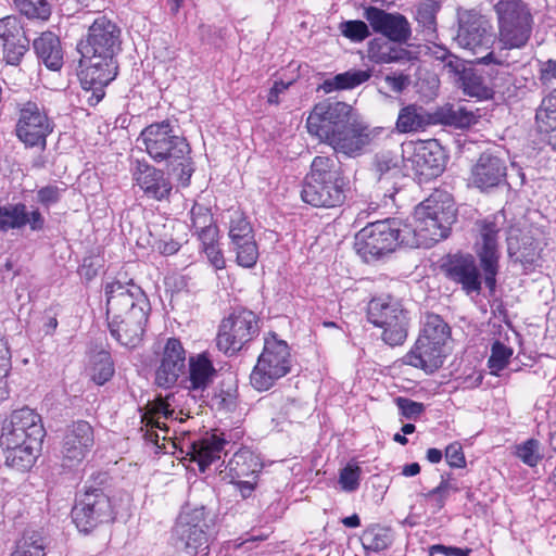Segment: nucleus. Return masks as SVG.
I'll return each mask as SVG.
<instances>
[{
	"mask_svg": "<svg viewBox=\"0 0 556 556\" xmlns=\"http://www.w3.org/2000/svg\"><path fill=\"white\" fill-rule=\"evenodd\" d=\"M457 491L458 489L450 482L448 478L442 476L440 484L425 494V498L432 501L438 509H442L450 493Z\"/></svg>",
	"mask_w": 556,
	"mask_h": 556,
	"instance_id": "obj_56",
	"label": "nucleus"
},
{
	"mask_svg": "<svg viewBox=\"0 0 556 556\" xmlns=\"http://www.w3.org/2000/svg\"><path fill=\"white\" fill-rule=\"evenodd\" d=\"M121 45V28L116 23L104 15L98 16L77 46L79 79L85 89H102L116 77Z\"/></svg>",
	"mask_w": 556,
	"mask_h": 556,
	"instance_id": "obj_2",
	"label": "nucleus"
},
{
	"mask_svg": "<svg viewBox=\"0 0 556 556\" xmlns=\"http://www.w3.org/2000/svg\"><path fill=\"white\" fill-rule=\"evenodd\" d=\"M441 269L447 279L460 285L467 294L480 293L481 276L472 255L448 256Z\"/></svg>",
	"mask_w": 556,
	"mask_h": 556,
	"instance_id": "obj_21",
	"label": "nucleus"
},
{
	"mask_svg": "<svg viewBox=\"0 0 556 556\" xmlns=\"http://www.w3.org/2000/svg\"><path fill=\"white\" fill-rule=\"evenodd\" d=\"M229 238L232 244L254 239L252 226L239 211L230 215Z\"/></svg>",
	"mask_w": 556,
	"mask_h": 556,
	"instance_id": "obj_45",
	"label": "nucleus"
},
{
	"mask_svg": "<svg viewBox=\"0 0 556 556\" xmlns=\"http://www.w3.org/2000/svg\"><path fill=\"white\" fill-rule=\"evenodd\" d=\"M43 538L37 532H27L11 556H46Z\"/></svg>",
	"mask_w": 556,
	"mask_h": 556,
	"instance_id": "obj_44",
	"label": "nucleus"
},
{
	"mask_svg": "<svg viewBox=\"0 0 556 556\" xmlns=\"http://www.w3.org/2000/svg\"><path fill=\"white\" fill-rule=\"evenodd\" d=\"M167 400L168 396L166 399L159 397L152 402H149V414L144 416L148 426L163 429V426L165 424L161 420V418L167 419L169 416L174 414V410L169 409V404Z\"/></svg>",
	"mask_w": 556,
	"mask_h": 556,
	"instance_id": "obj_49",
	"label": "nucleus"
},
{
	"mask_svg": "<svg viewBox=\"0 0 556 556\" xmlns=\"http://www.w3.org/2000/svg\"><path fill=\"white\" fill-rule=\"evenodd\" d=\"M362 545L371 552H381L392 543L390 530L380 526L367 528L361 536Z\"/></svg>",
	"mask_w": 556,
	"mask_h": 556,
	"instance_id": "obj_41",
	"label": "nucleus"
},
{
	"mask_svg": "<svg viewBox=\"0 0 556 556\" xmlns=\"http://www.w3.org/2000/svg\"><path fill=\"white\" fill-rule=\"evenodd\" d=\"M477 225L480 231V240L477 242L479 247L477 253L484 271L485 285L493 292L498 271L497 239L503 226V216L493 215L478 222Z\"/></svg>",
	"mask_w": 556,
	"mask_h": 556,
	"instance_id": "obj_15",
	"label": "nucleus"
},
{
	"mask_svg": "<svg viewBox=\"0 0 556 556\" xmlns=\"http://www.w3.org/2000/svg\"><path fill=\"white\" fill-rule=\"evenodd\" d=\"M138 141L142 143L144 151L154 162L165 163L173 169L180 167L179 179L185 186L189 184L193 172L190 162L191 148L184 136L175 132L168 121L144 127Z\"/></svg>",
	"mask_w": 556,
	"mask_h": 556,
	"instance_id": "obj_3",
	"label": "nucleus"
},
{
	"mask_svg": "<svg viewBox=\"0 0 556 556\" xmlns=\"http://www.w3.org/2000/svg\"><path fill=\"white\" fill-rule=\"evenodd\" d=\"M407 226L400 229L394 220H379L364 227L355 238L357 253L366 261L394 251L399 243L409 244Z\"/></svg>",
	"mask_w": 556,
	"mask_h": 556,
	"instance_id": "obj_8",
	"label": "nucleus"
},
{
	"mask_svg": "<svg viewBox=\"0 0 556 556\" xmlns=\"http://www.w3.org/2000/svg\"><path fill=\"white\" fill-rule=\"evenodd\" d=\"M364 17L376 34L399 45L406 43L412 37L410 23L399 12L390 13L377 7L364 10Z\"/></svg>",
	"mask_w": 556,
	"mask_h": 556,
	"instance_id": "obj_17",
	"label": "nucleus"
},
{
	"mask_svg": "<svg viewBox=\"0 0 556 556\" xmlns=\"http://www.w3.org/2000/svg\"><path fill=\"white\" fill-rule=\"evenodd\" d=\"M407 314L402 315V318H397L396 321H392L390 325L379 326L383 329L382 340L391 346L403 344L407 338Z\"/></svg>",
	"mask_w": 556,
	"mask_h": 556,
	"instance_id": "obj_46",
	"label": "nucleus"
},
{
	"mask_svg": "<svg viewBox=\"0 0 556 556\" xmlns=\"http://www.w3.org/2000/svg\"><path fill=\"white\" fill-rule=\"evenodd\" d=\"M348 179L337 156H315L301 197L316 207H337L344 203Z\"/></svg>",
	"mask_w": 556,
	"mask_h": 556,
	"instance_id": "obj_4",
	"label": "nucleus"
},
{
	"mask_svg": "<svg viewBox=\"0 0 556 556\" xmlns=\"http://www.w3.org/2000/svg\"><path fill=\"white\" fill-rule=\"evenodd\" d=\"M72 516L80 531L89 532L98 525L113 520L111 500L102 489L86 486L73 507Z\"/></svg>",
	"mask_w": 556,
	"mask_h": 556,
	"instance_id": "obj_13",
	"label": "nucleus"
},
{
	"mask_svg": "<svg viewBox=\"0 0 556 556\" xmlns=\"http://www.w3.org/2000/svg\"><path fill=\"white\" fill-rule=\"evenodd\" d=\"M438 60L445 62V67L456 79L469 68L465 65L464 61L456 55L451 54L447 50H442V55H438Z\"/></svg>",
	"mask_w": 556,
	"mask_h": 556,
	"instance_id": "obj_60",
	"label": "nucleus"
},
{
	"mask_svg": "<svg viewBox=\"0 0 556 556\" xmlns=\"http://www.w3.org/2000/svg\"><path fill=\"white\" fill-rule=\"evenodd\" d=\"M113 374L114 365L111 355L105 351L97 353L90 367L91 379L102 386L112 378Z\"/></svg>",
	"mask_w": 556,
	"mask_h": 556,
	"instance_id": "obj_43",
	"label": "nucleus"
},
{
	"mask_svg": "<svg viewBox=\"0 0 556 556\" xmlns=\"http://www.w3.org/2000/svg\"><path fill=\"white\" fill-rule=\"evenodd\" d=\"M0 45L5 62L10 65H18L28 51L29 39L17 16L8 15L0 18Z\"/></svg>",
	"mask_w": 556,
	"mask_h": 556,
	"instance_id": "obj_20",
	"label": "nucleus"
},
{
	"mask_svg": "<svg viewBox=\"0 0 556 556\" xmlns=\"http://www.w3.org/2000/svg\"><path fill=\"white\" fill-rule=\"evenodd\" d=\"M455 41L460 48L468 50L473 55L488 51L494 42L489 21L473 10L459 12Z\"/></svg>",
	"mask_w": 556,
	"mask_h": 556,
	"instance_id": "obj_14",
	"label": "nucleus"
},
{
	"mask_svg": "<svg viewBox=\"0 0 556 556\" xmlns=\"http://www.w3.org/2000/svg\"><path fill=\"white\" fill-rule=\"evenodd\" d=\"M513 355V349L506 346L501 341H495L491 348V355L488 361V366L492 375H497L509 363Z\"/></svg>",
	"mask_w": 556,
	"mask_h": 556,
	"instance_id": "obj_50",
	"label": "nucleus"
},
{
	"mask_svg": "<svg viewBox=\"0 0 556 556\" xmlns=\"http://www.w3.org/2000/svg\"><path fill=\"white\" fill-rule=\"evenodd\" d=\"M5 455V465L16 471H28L38 457L41 445L20 444L2 446Z\"/></svg>",
	"mask_w": 556,
	"mask_h": 556,
	"instance_id": "obj_35",
	"label": "nucleus"
},
{
	"mask_svg": "<svg viewBox=\"0 0 556 556\" xmlns=\"http://www.w3.org/2000/svg\"><path fill=\"white\" fill-rule=\"evenodd\" d=\"M340 33L353 42H362L370 36L368 25L364 21L352 20L339 24Z\"/></svg>",
	"mask_w": 556,
	"mask_h": 556,
	"instance_id": "obj_52",
	"label": "nucleus"
},
{
	"mask_svg": "<svg viewBox=\"0 0 556 556\" xmlns=\"http://www.w3.org/2000/svg\"><path fill=\"white\" fill-rule=\"evenodd\" d=\"M93 444L94 434L89 422L78 420L70 425L66 428L61 446L62 466L74 468L81 464Z\"/></svg>",
	"mask_w": 556,
	"mask_h": 556,
	"instance_id": "obj_16",
	"label": "nucleus"
},
{
	"mask_svg": "<svg viewBox=\"0 0 556 556\" xmlns=\"http://www.w3.org/2000/svg\"><path fill=\"white\" fill-rule=\"evenodd\" d=\"M226 444V440L216 434L206 435L192 442L189 454L198 463L200 471L204 472L213 462L220 458Z\"/></svg>",
	"mask_w": 556,
	"mask_h": 556,
	"instance_id": "obj_29",
	"label": "nucleus"
},
{
	"mask_svg": "<svg viewBox=\"0 0 556 556\" xmlns=\"http://www.w3.org/2000/svg\"><path fill=\"white\" fill-rule=\"evenodd\" d=\"M418 338L445 346L451 339V328L440 315L427 314Z\"/></svg>",
	"mask_w": 556,
	"mask_h": 556,
	"instance_id": "obj_38",
	"label": "nucleus"
},
{
	"mask_svg": "<svg viewBox=\"0 0 556 556\" xmlns=\"http://www.w3.org/2000/svg\"><path fill=\"white\" fill-rule=\"evenodd\" d=\"M540 443L535 439H529L517 446V456L528 466L534 467L541 460L539 453Z\"/></svg>",
	"mask_w": 556,
	"mask_h": 556,
	"instance_id": "obj_54",
	"label": "nucleus"
},
{
	"mask_svg": "<svg viewBox=\"0 0 556 556\" xmlns=\"http://www.w3.org/2000/svg\"><path fill=\"white\" fill-rule=\"evenodd\" d=\"M432 123L431 114L422 106L408 104L400 110L395 128L401 134L417 132L424 130Z\"/></svg>",
	"mask_w": 556,
	"mask_h": 556,
	"instance_id": "obj_33",
	"label": "nucleus"
},
{
	"mask_svg": "<svg viewBox=\"0 0 556 556\" xmlns=\"http://www.w3.org/2000/svg\"><path fill=\"white\" fill-rule=\"evenodd\" d=\"M11 370V352L8 342L0 334V402L9 397L7 377Z\"/></svg>",
	"mask_w": 556,
	"mask_h": 556,
	"instance_id": "obj_51",
	"label": "nucleus"
},
{
	"mask_svg": "<svg viewBox=\"0 0 556 556\" xmlns=\"http://www.w3.org/2000/svg\"><path fill=\"white\" fill-rule=\"evenodd\" d=\"M176 547L192 556L207 547V536L203 529L197 525L179 521L174 529Z\"/></svg>",
	"mask_w": 556,
	"mask_h": 556,
	"instance_id": "obj_30",
	"label": "nucleus"
},
{
	"mask_svg": "<svg viewBox=\"0 0 556 556\" xmlns=\"http://www.w3.org/2000/svg\"><path fill=\"white\" fill-rule=\"evenodd\" d=\"M262 468L258 457L248 448H241L236 452L228 460L225 470L220 471L225 478L230 481H239L252 477Z\"/></svg>",
	"mask_w": 556,
	"mask_h": 556,
	"instance_id": "obj_27",
	"label": "nucleus"
},
{
	"mask_svg": "<svg viewBox=\"0 0 556 556\" xmlns=\"http://www.w3.org/2000/svg\"><path fill=\"white\" fill-rule=\"evenodd\" d=\"M46 435L41 416L27 406L13 410L3 421L0 434L1 446L15 443L41 445Z\"/></svg>",
	"mask_w": 556,
	"mask_h": 556,
	"instance_id": "obj_11",
	"label": "nucleus"
},
{
	"mask_svg": "<svg viewBox=\"0 0 556 556\" xmlns=\"http://www.w3.org/2000/svg\"><path fill=\"white\" fill-rule=\"evenodd\" d=\"M132 176L136 185L148 198L156 201L168 199L172 184L162 169L138 161Z\"/></svg>",
	"mask_w": 556,
	"mask_h": 556,
	"instance_id": "obj_22",
	"label": "nucleus"
},
{
	"mask_svg": "<svg viewBox=\"0 0 556 556\" xmlns=\"http://www.w3.org/2000/svg\"><path fill=\"white\" fill-rule=\"evenodd\" d=\"M507 245L509 256L515 257L526 268L534 265L540 258L539 242L529 233H511L507 238Z\"/></svg>",
	"mask_w": 556,
	"mask_h": 556,
	"instance_id": "obj_31",
	"label": "nucleus"
},
{
	"mask_svg": "<svg viewBox=\"0 0 556 556\" xmlns=\"http://www.w3.org/2000/svg\"><path fill=\"white\" fill-rule=\"evenodd\" d=\"M535 124L541 135L556 127V89L543 98L535 113Z\"/></svg>",
	"mask_w": 556,
	"mask_h": 556,
	"instance_id": "obj_39",
	"label": "nucleus"
},
{
	"mask_svg": "<svg viewBox=\"0 0 556 556\" xmlns=\"http://www.w3.org/2000/svg\"><path fill=\"white\" fill-rule=\"evenodd\" d=\"M106 315L113 319V326L122 323L125 316L134 315L135 319H142L143 313L150 309L149 301L142 289L134 282L122 283L113 281L105 286Z\"/></svg>",
	"mask_w": 556,
	"mask_h": 556,
	"instance_id": "obj_9",
	"label": "nucleus"
},
{
	"mask_svg": "<svg viewBox=\"0 0 556 556\" xmlns=\"http://www.w3.org/2000/svg\"><path fill=\"white\" fill-rule=\"evenodd\" d=\"M27 225V211L23 203L0 206V231L20 229Z\"/></svg>",
	"mask_w": 556,
	"mask_h": 556,
	"instance_id": "obj_40",
	"label": "nucleus"
},
{
	"mask_svg": "<svg viewBox=\"0 0 556 556\" xmlns=\"http://www.w3.org/2000/svg\"><path fill=\"white\" fill-rule=\"evenodd\" d=\"M394 43L389 39L380 37L371 39L367 47L368 59L377 64H389L406 60L409 52Z\"/></svg>",
	"mask_w": 556,
	"mask_h": 556,
	"instance_id": "obj_34",
	"label": "nucleus"
},
{
	"mask_svg": "<svg viewBox=\"0 0 556 556\" xmlns=\"http://www.w3.org/2000/svg\"><path fill=\"white\" fill-rule=\"evenodd\" d=\"M438 11V7L434 2L428 1L421 3L417 8L416 20L419 25L424 27L425 30L429 33L435 31V13Z\"/></svg>",
	"mask_w": 556,
	"mask_h": 556,
	"instance_id": "obj_55",
	"label": "nucleus"
},
{
	"mask_svg": "<svg viewBox=\"0 0 556 556\" xmlns=\"http://www.w3.org/2000/svg\"><path fill=\"white\" fill-rule=\"evenodd\" d=\"M64 190V188H60L54 185L46 186L38 190L37 200L43 206H50L59 202L61 194Z\"/></svg>",
	"mask_w": 556,
	"mask_h": 556,
	"instance_id": "obj_61",
	"label": "nucleus"
},
{
	"mask_svg": "<svg viewBox=\"0 0 556 556\" xmlns=\"http://www.w3.org/2000/svg\"><path fill=\"white\" fill-rule=\"evenodd\" d=\"M456 222L454 203L447 195L433 194L416 206L414 212V238L409 247L430 248L447 238Z\"/></svg>",
	"mask_w": 556,
	"mask_h": 556,
	"instance_id": "obj_5",
	"label": "nucleus"
},
{
	"mask_svg": "<svg viewBox=\"0 0 556 556\" xmlns=\"http://www.w3.org/2000/svg\"><path fill=\"white\" fill-rule=\"evenodd\" d=\"M306 128L319 142L350 157L359 155L371 141L369 127L350 104L342 101L327 99L316 103L307 117Z\"/></svg>",
	"mask_w": 556,
	"mask_h": 556,
	"instance_id": "obj_1",
	"label": "nucleus"
},
{
	"mask_svg": "<svg viewBox=\"0 0 556 556\" xmlns=\"http://www.w3.org/2000/svg\"><path fill=\"white\" fill-rule=\"evenodd\" d=\"M369 78L370 74L367 71H348L338 74L332 78L326 79L321 84L320 88L326 93L332 92L334 90L352 89L367 81Z\"/></svg>",
	"mask_w": 556,
	"mask_h": 556,
	"instance_id": "obj_37",
	"label": "nucleus"
},
{
	"mask_svg": "<svg viewBox=\"0 0 556 556\" xmlns=\"http://www.w3.org/2000/svg\"><path fill=\"white\" fill-rule=\"evenodd\" d=\"M216 376V369L206 353H201L189 358V375L187 389L194 393L202 394L212 383Z\"/></svg>",
	"mask_w": 556,
	"mask_h": 556,
	"instance_id": "obj_25",
	"label": "nucleus"
},
{
	"mask_svg": "<svg viewBox=\"0 0 556 556\" xmlns=\"http://www.w3.org/2000/svg\"><path fill=\"white\" fill-rule=\"evenodd\" d=\"M384 81L387 86L393 91V92H402L408 85L409 79L408 76L400 74L397 76L395 75H387L384 78Z\"/></svg>",
	"mask_w": 556,
	"mask_h": 556,
	"instance_id": "obj_64",
	"label": "nucleus"
},
{
	"mask_svg": "<svg viewBox=\"0 0 556 556\" xmlns=\"http://www.w3.org/2000/svg\"><path fill=\"white\" fill-rule=\"evenodd\" d=\"M148 321V313H143L142 319H135L134 315L125 316L122 323L113 326V319H108L112 337L126 348H136L142 340L144 327Z\"/></svg>",
	"mask_w": 556,
	"mask_h": 556,
	"instance_id": "obj_26",
	"label": "nucleus"
},
{
	"mask_svg": "<svg viewBox=\"0 0 556 556\" xmlns=\"http://www.w3.org/2000/svg\"><path fill=\"white\" fill-rule=\"evenodd\" d=\"M540 80L543 85L552 87L556 85V60H547L540 64Z\"/></svg>",
	"mask_w": 556,
	"mask_h": 556,
	"instance_id": "obj_63",
	"label": "nucleus"
},
{
	"mask_svg": "<svg viewBox=\"0 0 556 556\" xmlns=\"http://www.w3.org/2000/svg\"><path fill=\"white\" fill-rule=\"evenodd\" d=\"M361 479V468L354 465H348L341 469L339 475V484L345 492H353L358 489Z\"/></svg>",
	"mask_w": 556,
	"mask_h": 556,
	"instance_id": "obj_57",
	"label": "nucleus"
},
{
	"mask_svg": "<svg viewBox=\"0 0 556 556\" xmlns=\"http://www.w3.org/2000/svg\"><path fill=\"white\" fill-rule=\"evenodd\" d=\"M506 163L500 156L484 152L471 168L470 180L481 190L497 187L506 178Z\"/></svg>",
	"mask_w": 556,
	"mask_h": 556,
	"instance_id": "obj_23",
	"label": "nucleus"
},
{
	"mask_svg": "<svg viewBox=\"0 0 556 556\" xmlns=\"http://www.w3.org/2000/svg\"><path fill=\"white\" fill-rule=\"evenodd\" d=\"M445 459L452 468H464L466 458L459 443H452L445 448Z\"/></svg>",
	"mask_w": 556,
	"mask_h": 556,
	"instance_id": "obj_62",
	"label": "nucleus"
},
{
	"mask_svg": "<svg viewBox=\"0 0 556 556\" xmlns=\"http://www.w3.org/2000/svg\"><path fill=\"white\" fill-rule=\"evenodd\" d=\"M292 357L285 340L269 332L264 338V348L254 366L250 381L257 391L269 390L279 379L291 370Z\"/></svg>",
	"mask_w": 556,
	"mask_h": 556,
	"instance_id": "obj_7",
	"label": "nucleus"
},
{
	"mask_svg": "<svg viewBox=\"0 0 556 556\" xmlns=\"http://www.w3.org/2000/svg\"><path fill=\"white\" fill-rule=\"evenodd\" d=\"M36 54L45 65L53 71L60 70L63 64V51L60 39L51 31L42 33L34 40Z\"/></svg>",
	"mask_w": 556,
	"mask_h": 556,
	"instance_id": "obj_32",
	"label": "nucleus"
},
{
	"mask_svg": "<svg viewBox=\"0 0 556 556\" xmlns=\"http://www.w3.org/2000/svg\"><path fill=\"white\" fill-rule=\"evenodd\" d=\"M186 369V351L176 338H168L160 356L155 370L157 387L169 389L174 387Z\"/></svg>",
	"mask_w": 556,
	"mask_h": 556,
	"instance_id": "obj_19",
	"label": "nucleus"
},
{
	"mask_svg": "<svg viewBox=\"0 0 556 556\" xmlns=\"http://www.w3.org/2000/svg\"><path fill=\"white\" fill-rule=\"evenodd\" d=\"M192 228L195 230L205 229L213 225V216L210 210L203 205L194 204L190 211Z\"/></svg>",
	"mask_w": 556,
	"mask_h": 556,
	"instance_id": "obj_58",
	"label": "nucleus"
},
{
	"mask_svg": "<svg viewBox=\"0 0 556 556\" xmlns=\"http://www.w3.org/2000/svg\"><path fill=\"white\" fill-rule=\"evenodd\" d=\"M52 131L46 112L35 102H27L20 111L16 135L28 147L46 143V137Z\"/></svg>",
	"mask_w": 556,
	"mask_h": 556,
	"instance_id": "obj_18",
	"label": "nucleus"
},
{
	"mask_svg": "<svg viewBox=\"0 0 556 556\" xmlns=\"http://www.w3.org/2000/svg\"><path fill=\"white\" fill-rule=\"evenodd\" d=\"M407 314L401 302L390 295L372 299L368 304V320L375 326L390 325Z\"/></svg>",
	"mask_w": 556,
	"mask_h": 556,
	"instance_id": "obj_28",
	"label": "nucleus"
},
{
	"mask_svg": "<svg viewBox=\"0 0 556 556\" xmlns=\"http://www.w3.org/2000/svg\"><path fill=\"white\" fill-rule=\"evenodd\" d=\"M402 161L416 176L429 180L444 169V153L437 140L407 142L402 146Z\"/></svg>",
	"mask_w": 556,
	"mask_h": 556,
	"instance_id": "obj_12",
	"label": "nucleus"
},
{
	"mask_svg": "<svg viewBox=\"0 0 556 556\" xmlns=\"http://www.w3.org/2000/svg\"><path fill=\"white\" fill-rule=\"evenodd\" d=\"M396 405L401 414L407 419H416L425 410L422 403L412 401L406 397H397Z\"/></svg>",
	"mask_w": 556,
	"mask_h": 556,
	"instance_id": "obj_59",
	"label": "nucleus"
},
{
	"mask_svg": "<svg viewBox=\"0 0 556 556\" xmlns=\"http://www.w3.org/2000/svg\"><path fill=\"white\" fill-rule=\"evenodd\" d=\"M496 16V38L502 49L525 48L533 33L534 17L523 0H497L493 5Z\"/></svg>",
	"mask_w": 556,
	"mask_h": 556,
	"instance_id": "obj_6",
	"label": "nucleus"
},
{
	"mask_svg": "<svg viewBox=\"0 0 556 556\" xmlns=\"http://www.w3.org/2000/svg\"><path fill=\"white\" fill-rule=\"evenodd\" d=\"M456 83L468 97L486 100L493 96V90L485 85L483 77L471 67L457 78Z\"/></svg>",
	"mask_w": 556,
	"mask_h": 556,
	"instance_id": "obj_36",
	"label": "nucleus"
},
{
	"mask_svg": "<svg viewBox=\"0 0 556 556\" xmlns=\"http://www.w3.org/2000/svg\"><path fill=\"white\" fill-rule=\"evenodd\" d=\"M15 8L29 18L48 20L51 14L47 0H14Z\"/></svg>",
	"mask_w": 556,
	"mask_h": 556,
	"instance_id": "obj_48",
	"label": "nucleus"
},
{
	"mask_svg": "<svg viewBox=\"0 0 556 556\" xmlns=\"http://www.w3.org/2000/svg\"><path fill=\"white\" fill-rule=\"evenodd\" d=\"M401 160L402 157L400 159L397 154H393L391 152H384L376 155V173L378 174V179L381 186L384 184V180L400 177Z\"/></svg>",
	"mask_w": 556,
	"mask_h": 556,
	"instance_id": "obj_42",
	"label": "nucleus"
},
{
	"mask_svg": "<svg viewBox=\"0 0 556 556\" xmlns=\"http://www.w3.org/2000/svg\"><path fill=\"white\" fill-rule=\"evenodd\" d=\"M237 254V262L245 268L253 267L258 258V249L255 239L233 244Z\"/></svg>",
	"mask_w": 556,
	"mask_h": 556,
	"instance_id": "obj_53",
	"label": "nucleus"
},
{
	"mask_svg": "<svg viewBox=\"0 0 556 556\" xmlns=\"http://www.w3.org/2000/svg\"><path fill=\"white\" fill-rule=\"evenodd\" d=\"M446 349L441 344L418 338L412 350L405 355V363L422 369L427 374L438 370L446 357Z\"/></svg>",
	"mask_w": 556,
	"mask_h": 556,
	"instance_id": "obj_24",
	"label": "nucleus"
},
{
	"mask_svg": "<svg viewBox=\"0 0 556 556\" xmlns=\"http://www.w3.org/2000/svg\"><path fill=\"white\" fill-rule=\"evenodd\" d=\"M258 331L257 316L252 311L238 309L222 320L216 345L226 355H233L251 342Z\"/></svg>",
	"mask_w": 556,
	"mask_h": 556,
	"instance_id": "obj_10",
	"label": "nucleus"
},
{
	"mask_svg": "<svg viewBox=\"0 0 556 556\" xmlns=\"http://www.w3.org/2000/svg\"><path fill=\"white\" fill-rule=\"evenodd\" d=\"M440 121L448 126L464 128L475 122V115L465 108L451 105L442 110Z\"/></svg>",
	"mask_w": 556,
	"mask_h": 556,
	"instance_id": "obj_47",
	"label": "nucleus"
}]
</instances>
